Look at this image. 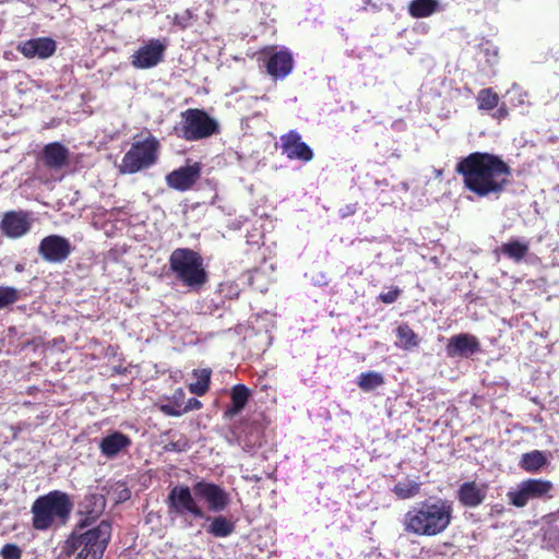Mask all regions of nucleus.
I'll return each mask as SVG.
<instances>
[{"label": "nucleus", "instance_id": "nucleus-42", "mask_svg": "<svg viewBox=\"0 0 559 559\" xmlns=\"http://www.w3.org/2000/svg\"><path fill=\"white\" fill-rule=\"evenodd\" d=\"M443 546L447 547V548H452L454 545L451 542H444Z\"/></svg>", "mask_w": 559, "mask_h": 559}, {"label": "nucleus", "instance_id": "nucleus-18", "mask_svg": "<svg viewBox=\"0 0 559 559\" xmlns=\"http://www.w3.org/2000/svg\"><path fill=\"white\" fill-rule=\"evenodd\" d=\"M31 228L27 214L23 212H7L1 221L2 233L10 238H20Z\"/></svg>", "mask_w": 559, "mask_h": 559}, {"label": "nucleus", "instance_id": "nucleus-10", "mask_svg": "<svg viewBox=\"0 0 559 559\" xmlns=\"http://www.w3.org/2000/svg\"><path fill=\"white\" fill-rule=\"evenodd\" d=\"M192 490L195 497L204 500L207 509L215 513L224 511L230 502L228 492L214 483L197 481Z\"/></svg>", "mask_w": 559, "mask_h": 559}, {"label": "nucleus", "instance_id": "nucleus-38", "mask_svg": "<svg viewBox=\"0 0 559 559\" xmlns=\"http://www.w3.org/2000/svg\"><path fill=\"white\" fill-rule=\"evenodd\" d=\"M357 211V204L354 203V204H347L345 206H343L342 209H340V215L341 217L345 218V217H348L350 215H354Z\"/></svg>", "mask_w": 559, "mask_h": 559}, {"label": "nucleus", "instance_id": "nucleus-29", "mask_svg": "<svg viewBox=\"0 0 559 559\" xmlns=\"http://www.w3.org/2000/svg\"><path fill=\"white\" fill-rule=\"evenodd\" d=\"M421 484L415 480L399 481L394 485L392 492L401 500H407L419 495Z\"/></svg>", "mask_w": 559, "mask_h": 559}, {"label": "nucleus", "instance_id": "nucleus-11", "mask_svg": "<svg viewBox=\"0 0 559 559\" xmlns=\"http://www.w3.org/2000/svg\"><path fill=\"white\" fill-rule=\"evenodd\" d=\"M70 241L59 235H49L40 240L38 253L49 263H62L71 254Z\"/></svg>", "mask_w": 559, "mask_h": 559}, {"label": "nucleus", "instance_id": "nucleus-30", "mask_svg": "<svg viewBox=\"0 0 559 559\" xmlns=\"http://www.w3.org/2000/svg\"><path fill=\"white\" fill-rule=\"evenodd\" d=\"M477 104L479 110H492L499 105V96L492 88H483L477 94Z\"/></svg>", "mask_w": 559, "mask_h": 559}, {"label": "nucleus", "instance_id": "nucleus-26", "mask_svg": "<svg viewBox=\"0 0 559 559\" xmlns=\"http://www.w3.org/2000/svg\"><path fill=\"white\" fill-rule=\"evenodd\" d=\"M438 10V0H412L408 4V13L414 19L428 17Z\"/></svg>", "mask_w": 559, "mask_h": 559}, {"label": "nucleus", "instance_id": "nucleus-25", "mask_svg": "<svg viewBox=\"0 0 559 559\" xmlns=\"http://www.w3.org/2000/svg\"><path fill=\"white\" fill-rule=\"evenodd\" d=\"M206 519L211 520L206 532L216 538H225L235 532V523L226 516L217 515L212 519L207 516Z\"/></svg>", "mask_w": 559, "mask_h": 559}, {"label": "nucleus", "instance_id": "nucleus-41", "mask_svg": "<svg viewBox=\"0 0 559 559\" xmlns=\"http://www.w3.org/2000/svg\"><path fill=\"white\" fill-rule=\"evenodd\" d=\"M38 390H39V389H38V388H36V386H29V388L27 389V394H31V395H32V394H34L35 392H37Z\"/></svg>", "mask_w": 559, "mask_h": 559}, {"label": "nucleus", "instance_id": "nucleus-20", "mask_svg": "<svg viewBox=\"0 0 559 559\" xmlns=\"http://www.w3.org/2000/svg\"><path fill=\"white\" fill-rule=\"evenodd\" d=\"M131 443L132 441L129 436L120 431H114L100 440L99 451L105 457L112 459L123 450H127Z\"/></svg>", "mask_w": 559, "mask_h": 559}, {"label": "nucleus", "instance_id": "nucleus-12", "mask_svg": "<svg viewBox=\"0 0 559 559\" xmlns=\"http://www.w3.org/2000/svg\"><path fill=\"white\" fill-rule=\"evenodd\" d=\"M281 150L282 153L290 160H300L309 163L313 159L314 153L311 147L302 141L300 133L296 130H290L281 135Z\"/></svg>", "mask_w": 559, "mask_h": 559}, {"label": "nucleus", "instance_id": "nucleus-27", "mask_svg": "<svg viewBox=\"0 0 559 559\" xmlns=\"http://www.w3.org/2000/svg\"><path fill=\"white\" fill-rule=\"evenodd\" d=\"M395 334L397 337L395 345L400 348L408 350L419 345V337L408 323H401L396 328Z\"/></svg>", "mask_w": 559, "mask_h": 559}, {"label": "nucleus", "instance_id": "nucleus-3", "mask_svg": "<svg viewBox=\"0 0 559 559\" xmlns=\"http://www.w3.org/2000/svg\"><path fill=\"white\" fill-rule=\"evenodd\" d=\"M90 518L81 520L61 546V554L74 559H103L111 536V525L103 520L90 527Z\"/></svg>", "mask_w": 559, "mask_h": 559}, {"label": "nucleus", "instance_id": "nucleus-9", "mask_svg": "<svg viewBox=\"0 0 559 559\" xmlns=\"http://www.w3.org/2000/svg\"><path fill=\"white\" fill-rule=\"evenodd\" d=\"M168 513L178 518L204 519L205 512L192 495V490L187 485L174 486L166 499Z\"/></svg>", "mask_w": 559, "mask_h": 559}, {"label": "nucleus", "instance_id": "nucleus-35", "mask_svg": "<svg viewBox=\"0 0 559 559\" xmlns=\"http://www.w3.org/2000/svg\"><path fill=\"white\" fill-rule=\"evenodd\" d=\"M159 411L167 416L178 417L183 415L182 406L180 404L171 405V404H162L159 405Z\"/></svg>", "mask_w": 559, "mask_h": 559}, {"label": "nucleus", "instance_id": "nucleus-23", "mask_svg": "<svg viewBox=\"0 0 559 559\" xmlns=\"http://www.w3.org/2000/svg\"><path fill=\"white\" fill-rule=\"evenodd\" d=\"M250 390L245 384H236L230 390V404L224 411V418H233L246 407Z\"/></svg>", "mask_w": 559, "mask_h": 559}, {"label": "nucleus", "instance_id": "nucleus-1", "mask_svg": "<svg viewBox=\"0 0 559 559\" xmlns=\"http://www.w3.org/2000/svg\"><path fill=\"white\" fill-rule=\"evenodd\" d=\"M455 173L464 188L478 198L498 199L510 185L511 167L496 154L473 152L460 159Z\"/></svg>", "mask_w": 559, "mask_h": 559}, {"label": "nucleus", "instance_id": "nucleus-2", "mask_svg": "<svg viewBox=\"0 0 559 559\" xmlns=\"http://www.w3.org/2000/svg\"><path fill=\"white\" fill-rule=\"evenodd\" d=\"M453 502L443 498H429L415 503L405 513L404 531L416 536H437L445 532L453 521Z\"/></svg>", "mask_w": 559, "mask_h": 559}, {"label": "nucleus", "instance_id": "nucleus-22", "mask_svg": "<svg viewBox=\"0 0 559 559\" xmlns=\"http://www.w3.org/2000/svg\"><path fill=\"white\" fill-rule=\"evenodd\" d=\"M549 456L550 454L545 451L533 450L521 455L519 466L526 473L537 474L549 466Z\"/></svg>", "mask_w": 559, "mask_h": 559}, {"label": "nucleus", "instance_id": "nucleus-4", "mask_svg": "<svg viewBox=\"0 0 559 559\" xmlns=\"http://www.w3.org/2000/svg\"><path fill=\"white\" fill-rule=\"evenodd\" d=\"M73 503L67 492L52 490L39 496L32 504V527L48 531L64 525L72 512Z\"/></svg>", "mask_w": 559, "mask_h": 559}, {"label": "nucleus", "instance_id": "nucleus-31", "mask_svg": "<svg viewBox=\"0 0 559 559\" xmlns=\"http://www.w3.org/2000/svg\"><path fill=\"white\" fill-rule=\"evenodd\" d=\"M384 383V378L376 371L362 372L358 378V386L365 391H371Z\"/></svg>", "mask_w": 559, "mask_h": 559}, {"label": "nucleus", "instance_id": "nucleus-33", "mask_svg": "<svg viewBox=\"0 0 559 559\" xmlns=\"http://www.w3.org/2000/svg\"><path fill=\"white\" fill-rule=\"evenodd\" d=\"M0 556L2 559H21L22 550L17 545L8 543L1 548Z\"/></svg>", "mask_w": 559, "mask_h": 559}, {"label": "nucleus", "instance_id": "nucleus-7", "mask_svg": "<svg viewBox=\"0 0 559 559\" xmlns=\"http://www.w3.org/2000/svg\"><path fill=\"white\" fill-rule=\"evenodd\" d=\"M180 116L181 121L174 127L180 139L194 142L219 133L218 122L203 109L189 108Z\"/></svg>", "mask_w": 559, "mask_h": 559}, {"label": "nucleus", "instance_id": "nucleus-24", "mask_svg": "<svg viewBox=\"0 0 559 559\" xmlns=\"http://www.w3.org/2000/svg\"><path fill=\"white\" fill-rule=\"evenodd\" d=\"M528 250L530 247L527 242L512 239L498 248L496 253L500 252L515 263H519L527 255Z\"/></svg>", "mask_w": 559, "mask_h": 559}, {"label": "nucleus", "instance_id": "nucleus-43", "mask_svg": "<svg viewBox=\"0 0 559 559\" xmlns=\"http://www.w3.org/2000/svg\"><path fill=\"white\" fill-rule=\"evenodd\" d=\"M253 479H254V481H259L261 478H260V477H258V476H254V478H253Z\"/></svg>", "mask_w": 559, "mask_h": 559}, {"label": "nucleus", "instance_id": "nucleus-32", "mask_svg": "<svg viewBox=\"0 0 559 559\" xmlns=\"http://www.w3.org/2000/svg\"><path fill=\"white\" fill-rule=\"evenodd\" d=\"M20 297V292L15 287L0 286V309L15 304Z\"/></svg>", "mask_w": 559, "mask_h": 559}, {"label": "nucleus", "instance_id": "nucleus-40", "mask_svg": "<svg viewBox=\"0 0 559 559\" xmlns=\"http://www.w3.org/2000/svg\"><path fill=\"white\" fill-rule=\"evenodd\" d=\"M174 24L178 25L182 29L187 27V23L185 22V20L179 17L178 15L175 16Z\"/></svg>", "mask_w": 559, "mask_h": 559}, {"label": "nucleus", "instance_id": "nucleus-17", "mask_svg": "<svg viewBox=\"0 0 559 559\" xmlns=\"http://www.w3.org/2000/svg\"><path fill=\"white\" fill-rule=\"evenodd\" d=\"M479 350V341L475 335L468 333L453 335L445 347V352L449 357H468Z\"/></svg>", "mask_w": 559, "mask_h": 559}, {"label": "nucleus", "instance_id": "nucleus-6", "mask_svg": "<svg viewBox=\"0 0 559 559\" xmlns=\"http://www.w3.org/2000/svg\"><path fill=\"white\" fill-rule=\"evenodd\" d=\"M160 143L148 133L143 140H135L123 155L119 171L123 175L136 174L155 165L159 157Z\"/></svg>", "mask_w": 559, "mask_h": 559}, {"label": "nucleus", "instance_id": "nucleus-5", "mask_svg": "<svg viewBox=\"0 0 559 559\" xmlns=\"http://www.w3.org/2000/svg\"><path fill=\"white\" fill-rule=\"evenodd\" d=\"M169 270L185 287L199 292L209 282V273L200 252L191 248H176L168 259Z\"/></svg>", "mask_w": 559, "mask_h": 559}, {"label": "nucleus", "instance_id": "nucleus-39", "mask_svg": "<svg viewBox=\"0 0 559 559\" xmlns=\"http://www.w3.org/2000/svg\"><path fill=\"white\" fill-rule=\"evenodd\" d=\"M509 115V110L504 104H502L493 115L497 119H504Z\"/></svg>", "mask_w": 559, "mask_h": 559}, {"label": "nucleus", "instance_id": "nucleus-15", "mask_svg": "<svg viewBox=\"0 0 559 559\" xmlns=\"http://www.w3.org/2000/svg\"><path fill=\"white\" fill-rule=\"evenodd\" d=\"M261 53L267 56L265 60L266 72L273 79H284L292 72L294 59L289 50L275 51L273 47H269L263 49Z\"/></svg>", "mask_w": 559, "mask_h": 559}, {"label": "nucleus", "instance_id": "nucleus-14", "mask_svg": "<svg viewBox=\"0 0 559 559\" xmlns=\"http://www.w3.org/2000/svg\"><path fill=\"white\" fill-rule=\"evenodd\" d=\"M201 163L194 162L186 166H181L167 174L165 180L169 188L177 191L191 190L201 177Z\"/></svg>", "mask_w": 559, "mask_h": 559}, {"label": "nucleus", "instance_id": "nucleus-13", "mask_svg": "<svg viewBox=\"0 0 559 559\" xmlns=\"http://www.w3.org/2000/svg\"><path fill=\"white\" fill-rule=\"evenodd\" d=\"M167 39H150L132 56V66L138 69H150L157 66L164 58Z\"/></svg>", "mask_w": 559, "mask_h": 559}, {"label": "nucleus", "instance_id": "nucleus-19", "mask_svg": "<svg viewBox=\"0 0 559 559\" xmlns=\"http://www.w3.org/2000/svg\"><path fill=\"white\" fill-rule=\"evenodd\" d=\"M70 157L69 150L60 142L46 144L41 151V160L49 169L59 170L68 165Z\"/></svg>", "mask_w": 559, "mask_h": 559}, {"label": "nucleus", "instance_id": "nucleus-21", "mask_svg": "<svg viewBox=\"0 0 559 559\" xmlns=\"http://www.w3.org/2000/svg\"><path fill=\"white\" fill-rule=\"evenodd\" d=\"M457 500L465 508H476L486 498V490L479 487L476 481L463 483L457 490Z\"/></svg>", "mask_w": 559, "mask_h": 559}, {"label": "nucleus", "instance_id": "nucleus-36", "mask_svg": "<svg viewBox=\"0 0 559 559\" xmlns=\"http://www.w3.org/2000/svg\"><path fill=\"white\" fill-rule=\"evenodd\" d=\"M200 408H202V403L198 399L191 397L187 401L185 406H182V412H183V414H186L190 411L200 409Z\"/></svg>", "mask_w": 559, "mask_h": 559}, {"label": "nucleus", "instance_id": "nucleus-37", "mask_svg": "<svg viewBox=\"0 0 559 559\" xmlns=\"http://www.w3.org/2000/svg\"><path fill=\"white\" fill-rule=\"evenodd\" d=\"M187 445H188L187 440H183V441L179 440L176 442H169L165 448H166V450H169V451L180 452V451H185L187 449Z\"/></svg>", "mask_w": 559, "mask_h": 559}, {"label": "nucleus", "instance_id": "nucleus-16", "mask_svg": "<svg viewBox=\"0 0 559 559\" xmlns=\"http://www.w3.org/2000/svg\"><path fill=\"white\" fill-rule=\"evenodd\" d=\"M16 49L27 59H47L56 52L57 45L50 37H37L20 43Z\"/></svg>", "mask_w": 559, "mask_h": 559}, {"label": "nucleus", "instance_id": "nucleus-28", "mask_svg": "<svg viewBox=\"0 0 559 559\" xmlns=\"http://www.w3.org/2000/svg\"><path fill=\"white\" fill-rule=\"evenodd\" d=\"M192 374L197 381L189 384V391L198 396H203L210 389L212 370L210 368L194 369Z\"/></svg>", "mask_w": 559, "mask_h": 559}, {"label": "nucleus", "instance_id": "nucleus-8", "mask_svg": "<svg viewBox=\"0 0 559 559\" xmlns=\"http://www.w3.org/2000/svg\"><path fill=\"white\" fill-rule=\"evenodd\" d=\"M554 484L545 478H527L522 480L515 489L508 491L507 497L511 506L524 508L531 500H547L552 498Z\"/></svg>", "mask_w": 559, "mask_h": 559}, {"label": "nucleus", "instance_id": "nucleus-34", "mask_svg": "<svg viewBox=\"0 0 559 559\" xmlns=\"http://www.w3.org/2000/svg\"><path fill=\"white\" fill-rule=\"evenodd\" d=\"M401 294H402V289H400L397 286H394V287H391V289L389 292L381 293L378 296V299L383 304L390 305V304L395 302L399 299V297L401 296Z\"/></svg>", "mask_w": 559, "mask_h": 559}]
</instances>
